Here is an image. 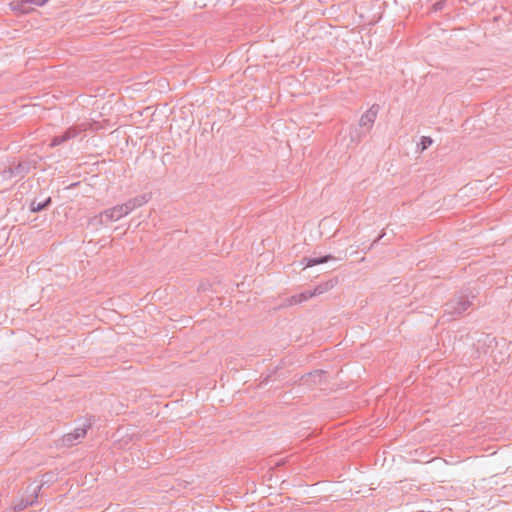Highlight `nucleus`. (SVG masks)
<instances>
[{"instance_id": "f257e3e1", "label": "nucleus", "mask_w": 512, "mask_h": 512, "mask_svg": "<svg viewBox=\"0 0 512 512\" xmlns=\"http://www.w3.org/2000/svg\"><path fill=\"white\" fill-rule=\"evenodd\" d=\"M131 211V207L127 204L117 205L110 209H107L103 213H101V219L109 222V221H117L122 217L126 216Z\"/></svg>"}, {"instance_id": "f03ea898", "label": "nucleus", "mask_w": 512, "mask_h": 512, "mask_svg": "<svg viewBox=\"0 0 512 512\" xmlns=\"http://www.w3.org/2000/svg\"><path fill=\"white\" fill-rule=\"evenodd\" d=\"M87 431L85 428H76L74 431L67 433L63 436V442L66 445H73L76 441L83 439Z\"/></svg>"}, {"instance_id": "7ed1b4c3", "label": "nucleus", "mask_w": 512, "mask_h": 512, "mask_svg": "<svg viewBox=\"0 0 512 512\" xmlns=\"http://www.w3.org/2000/svg\"><path fill=\"white\" fill-rule=\"evenodd\" d=\"M376 119V112L373 110L367 111L362 115L360 119V125L365 127H371Z\"/></svg>"}, {"instance_id": "20e7f679", "label": "nucleus", "mask_w": 512, "mask_h": 512, "mask_svg": "<svg viewBox=\"0 0 512 512\" xmlns=\"http://www.w3.org/2000/svg\"><path fill=\"white\" fill-rule=\"evenodd\" d=\"M313 296H314V293H312L310 291L303 292V293H300L299 295L293 296L291 299V303L299 304V303H302L303 301L310 299Z\"/></svg>"}, {"instance_id": "39448f33", "label": "nucleus", "mask_w": 512, "mask_h": 512, "mask_svg": "<svg viewBox=\"0 0 512 512\" xmlns=\"http://www.w3.org/2000/svg\"><path fill=\"white\" fill-rule=\"evenodd\" d=\"M330 258H331L330 256H325V257H322V258H311V259H307V260H306V263H305V268H307V267H312V266H315V265H318V264L325 263V262H327Z\"/></svg>"}, {"instance_id": "423d86ee", "label": "nucleus", "mask_w": 512, "mask_h": 512, "mask_svg": "<svg viewBox=\"0 0 512 512\" xmlns=\"http://www.w3.org/2000/svg\"><path fill=\"white\" fill-rule=\"evenodd\" d=\"M46 3V0H23L22 1V11L28 12L30 10V6L28 4H34L36 6H42Z\"/></svg>"}, {"instance_id": "0eeeda50", "label": "nucleus", "mask_w": 512, "mask_h": 512, "mask_svg": "<svg viewBox=\"0 0 512 512\" xmlns=\"http://www.w3.org/2000/svg\"><path fill=\"white\" fill-rule=\"evenodd\" d=\"M50 201H51V199L48 198L44 203L32 202L30 209L32 212H38V211L44 209L50 203Z\"/></svg>"}, {"instance_id": "6e6552de", "label": "nucleus", "mask_w": 512, "mask_h": 512, "mask_svg": "<svg viewBox=\"0 0 512 512\" xmlns=\"http://www.w3.org/2000/svg\"><path fill=\"white\" fill-rule=\"evenodd\" d=\"M421 149L425 150L428 146L432 144V139L429 137H422L421 139Z\"/></svg>"}, {"instance_id": "1a4fd4ad", "label": "nucleus", "mask_w": 512, "mask_h": 512, "mask_svg": "<svg viewBox=\"0 0 512 512\" xmlns=\"http://www.w3.org/2000/svg\"><path fill=\"white\" fill-rule=\"evenodd\" d=\"M36 499H37V494H36V493H34L33 495H31L30 499H29V500H27V501L22 505V508H25V507H27V506H31V505H33V504L35 503Z\"/></svg>"}]
</instances>
